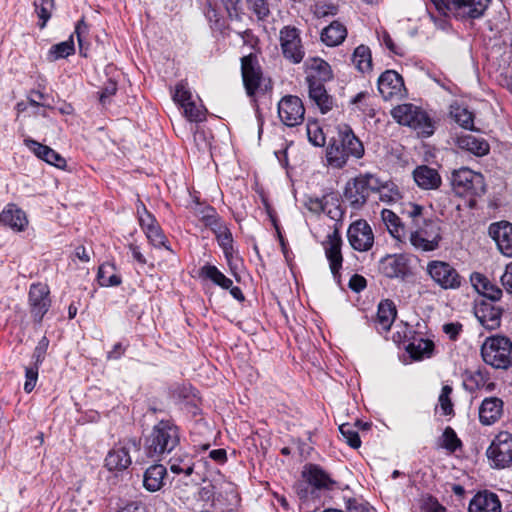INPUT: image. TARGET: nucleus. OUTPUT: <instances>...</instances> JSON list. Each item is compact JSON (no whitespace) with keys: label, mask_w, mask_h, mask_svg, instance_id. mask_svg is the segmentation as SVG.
<instances>
[{"label":"nucleus","mask_w":512,"mask_h":512,"mask_svg":"<svg viewBox=\"0 0 512 512\" xmlns=\"http://www.w3.org/2000/svg\"><path fill=\"white\" fill-rule=\"evenodd\" d=\"M365 152L361 140L356 137L352 129L344 126L339 129L338 136L333 138L326 149V159L332 168H343L350 157L360 159Z\"/></svg>","instance_id":"nucleus-1"},{"label":"nucleus","mask_w":512,"mask_h":512,"mask_svg":"<svg viewBox=\"0 0 512 512\" xmlns=\"http://www.w3.org/2000/svg\"><path fill=\"white\" fill-rule=\"evenodd\" d=\"M180 442L178 427L170 421H160L145 438L144 449L150 458L160 459L174 450Z\"/></svg>","instance_id":"nucleus-2"},{"label":"nucleus","mask_w":512,"mask_h":512,"mask_svg":"<svg viewBox=\"0 0 512 512\" xmlns=\"http://www.w3.org/2000/svg\"><path fill=\"white\" fill-rule=\"evenodd\" d=\"M481 356L496 369H508L512 366V341L501 335L490 336L481 346Z\"/></svg>","instance_id":"nucleus-3"},{"label":"nucleus","mask_w":512,"mask_h":512,"mask_svg":"<svg viewBox=\"0 0 512 512\" xmlns=\"http://www.w3.org/2000/svg\"><path fill=\"white\" fill-rule=\"evenodd\" d=\"M407 240L419 251L430 252L439 248L441 236V228L437 221L427 219L420 221L416 226L408 229Z\"/></svg>","instance_id":"nucleus-4"},{"label":"nucleus","mask_w":512,"mask_h":512,"mask_svg":"<svg viewBox=\"0 0 512 512\" xmlns=\"http://www.w3.org/2000/svg\"><path fill=\"white\" fill-rule=\"evenodd\" d=\"M444 15L459 19H477L483 16L490 0H431Z\"/></svg>","instance_id":"nucleus-5"},{"label":"nucleus","mask_w":512,"mask_h":512,"mask_svg":"<svg viewBox=\"0 0 512 512\" xmlns=\"http://www.w3.org/2000/svg\"><path fill=\"white\" fill-rule=\"evenodd\" d=\"M394 120L400 125L408 126L419 134L430 136L433 134L431 119L420 107L405 103L394 107L391 110Z\"/></svg>","instance_id":"nucleus-6"},{"label":"nucleus","mask_w":512,"mask_h":512,"mask_svg":"<svg viewBox=\"0 0 512 512\" xmlns=\"http://www.w3.org/2000/svg\"><path fill=\"white\" fill-rule=\"evenodd\" d=\"M377 179L371 174H364L348 181L344 190V201L354 210L361 209L367 202L369 194L376 188Z\"/></svg>","instance_id":"nucleus-7"},{"label":"nucleus","mask_w":512,"mask_h":512,"mask_svg":"<svg viewBox=\"0 0 512 512\" xmlns=\"http://www.w3.org/2000/svg\"><path fill=\"white\" fill-rule=\"evenodd\" d=\"M139 450L140 440L138 438H126L109 450L105 457L104 465L111 472H122L132 463L131 452Z\"/></svg>","instance_id":"nucleus-8"},{"label":"nucleus","mask_w":512,"mask_h":512,"mask_svg":"<svg viewBox=\"0 0 512 512\" xmlns=\"http://www.w3.org/2000/svg\"><path fill=\"white\" fill-rule=\"evenodd\" d=\"M452 187L459 196H480L485 192L484 177L468 168L452 173Z\"/></svg>","instance_id":"nucleus-9"},{"label":"nucleus","mask_w":512,"mask_h":512,"mask_svg":"<svg viewBox=\"0 0 512 512\" xmlns=\"http://www.w3.org/2000/svg\"><path fill=\"white\" fill-rule=\"evenodd\" d=\"M426 271L433 282L444 290H456L462 285V276L448 262L432 260L427 263Z\"/></svg>","instance_id":"nucleus-10"},{"label":"nucleus","mask_w":512,"mask_h":512,"mask_svg":"<svg viewBox=\"0 0 512 512\" xmlns=\"http://www.w3.org/2000/svg\"><path fill=\"white\" fill-rule=\"evenodd\" d=\"M487 457L491 466L505 469L512 466V434L507 431L499 432L487 449Z\"/></svg>","instance_id":"nucleus-11"},{"label":"nucleus","mask_w":512,"mask_h":512,"mask_svg":"<svg viewBox=\"0 0 512 512\" xmlns=\"http://www.w3.org/2000/svg\"><path fill=\"white\" fill-rule=\"evenodd\" d=\"M241 71L243 83L249 96L254 95L258 90L267 91L271 83L263 77L257 58L252 54L241 59Z\"/></svg>","instance_id":"nucleus-12"},{"label":"nucleus","mask_w":512,"mask_h":512,"mask_svg":"<svg viewBox=\"0 0 512 512\" xmlns=\"http://www.w3.org/2000/svg\"><path fill=\"white\" fill-rule=\"evenodd\" d=\"M378 91L386 101L400 100L407 93L402 76L394 70H386L379 76Z\"/></svg>","instance_id":"nucleus-13"},{"label":"nucleus","mask_w":512,"mask_h":512,"mask_svg":"<svg viewBox=\"0 0 512 512\" xmlns=\"http://www.w3.org/2000/svg\"><path fill=\"white\" fill-rule=\"evenodd\" d=\"M305 108L302 100L294 95L284 96L278 103V115L283 124L294 127L304 120Z\"/></svg>","instance_id":"nucleus-14"},{"label":"nucleus","mask_w":512,"mask_h":512,"mask_svg":"<svg viewBox=\"0 0 512 512\" xmlns=\"http://www.w3.org/2000/svg\"><path fill=\"white\" fill-rule=\"evenodd\" d=\"M280 45L284 57L297 64L304 58V49L298 29L285 26L280 30Z\"/></svg>","instance_id":"nucleus-15"},{"label":"nucleus","mask_w":512,"mask_h":512,"mask_svg":"<svg viewBox=\"0 0 512 512\" xmlns=\"http://www.w3.org/2000/svg\"><path fill=\"white\" fill-rule=\"evenodd\" d=\"M347 237L351 247L360 252L370 250L374 243L372 228L365 220L353 222L348 228Z\"/></svg>","instance_id":"nucleus-16"},{"label":"nucleus","mask_w":512,"mask_h":512,"mask_svg":"<svg viewBox=\"0 0 512 512\" xmlns=\"http://www.w3.org/2000/svg\"><path fill=\"white\" fill-rule=\"evenodd\" d=\"M49 287L44 283H34L29 289L30 312L35 321L40 322L50 308Z\"/></svg>","instance_id":"nucleus-17"},{"label":"nucleus","mask_w":512,"mask_h":512,"mask_svg":"<svg viewBox=\"0 0 512 512\" xmlns=\"http://www.w3.org/2000/svg\"><path fill=\"white\" fill-rule=\"evenodd\" d=\"M503 310L487 300L477 301L474 314L479 323L488 330L500 327Z\"/></svg>","instance_id":"nucleus-18"},{"label":"nucleus","mask_w":512,"mask_h":512,"mask_svg":"<svg viewBox=\"0 0 512 512\" xmlns=\"http://www.w3.org/2000/svg\"><path fill=\"white\" fill-rule=\"evenodd\" d=\"M341 246L342 239L337 231L329 234L324 242L325 256L329 262L331 273L337 281L340 280V269L343 262Z\"/></svg>","instance_id":"nucleus-19"},{"label":"nucleus","mask_w":512,"mask_h":512,"mask_svg":"<svg viewBox=\"0 0 512 512\" xmlns=\"http://www.w3.org/2000/svg\"><path fill=\"white\" fill-rule=\"evenodd\" d=\"M489 234L499 251L507 257H512V224L506 221L493 223L489 227Z\"/></svg>","instance_id":"nucleus-20"},{"label":"nucleus","mask_w":512,"mask_h":512,"mask_svg":"<svg viewBox=\"0 0 512 512\" xmlns=\"http://www.w3.org/2000/svg\"><path fill=\"white\" fill-rule=\"evenodd\" d=\"M469 512H502V505L497 494L484 490L471 499Z\"/></svg>","instance_id":"nucleus-21"},{"label":"nucleus","mask_w":512,"mask_h":512,"mask_svg":"<svg viewBox=\"0 0 512 512\" xmlns=\"http://www.w3.org/2000/svg\"><path fill=\"white\" fill-rule=\"evenodd\" d=\"M379 270L388 278H405L409 273L406 260L401 255H387L381 259Z\"/></svg>","instance_id":"nucleus-22"},{"label":"nucleus","mask_w":512,"mask_h":512,"mask_svg":"<svg viewBox=\"0 0 512 512\" xmlns=\"http://www.w3.org/2000/svg\"><path fill=\"white\" fill-rule=\"evenodd\" d=\"M24 143L39 159L57 168H65L66 160L50 147L32 139H25Z\"/></svg>","instance_id":"nucleus-23"},{"label":"nucleus","mask_w":512,"mask_h":512,"mask_svg":"<svg viewBox=\"0 0 512 512\" xmlns=\"http://www.w3.org/2000/svg\"><path fill=\"white\" fill-rule=\"evenodd\" d=\"M503 401L497 397L485 398L479 408V420L483 425L494 424L502 415Z\"/></svg>","instance_id":"nucleus-24"},{"label":"nucleus","mask_w":512,"mask_h":512,"mask_svg":"<svg viewBox=\"0 0 512 512\" xmlns=\"http://www.w3.org/2000/svg\"><path fill=\"white\" fill-rule=\"evenodd\" d=\"M308 83V94L310 100L325 114L334 106L333 98L327 93L323 82L313 81Z\"/></svg>","instance_id":"nucleus-25"},{"label":"nucleus","mask_w":512,"mask_h":512,"mask_svg":"<svg viewBox=\"0 0 512 512\" xmlns=\"http://www.w3.org/2000/svg\"><path fill=\"white\" fill-rule=\"evenodd\" d=\"M415 183L424 190H434L441 185V176L438 171L426 165L418 166L413 171Z\"/></svg>","instance_id":"nucleus-26"},{"label":"nucleus","mask_w":512,"mask_h":512,"mask_svg":"<svg viewBox=\"0 0 512 512\" xmlns=\"http://www.w3.org/2000/svg\"><path fill=\"white\" fill-rule=\"evenodd\" d=\"M470 281L476 291L483 295L487 300L492 302L498 301L502 297V290L491 283L490 280L481 273H472L470 277Z\"/></svg>","instance_id":"nucleus-27"},{"label":"nucleus","mask_w":512,"mask_h":512,"mask_svg":"<svg viewBox=\"0 0 512 512\" xmlns=\"http://www.w3.org/2000/svg\"><path fill=\"white\" fill-rule=\"evenodd\" d=\"M381 218L393 238L400 242L407 241L409 232L407 224L402 222L396 213L389 209H383Z\"/></svg>","instance_id":"nucleus-28"},{"label":"nucleus","mask_w":512,"mask_h":512,"mask_svg":"<svg viewBox=\"0 0 512 512\" xmlns=\"http://www.w3.org/2000/svg\"><path fill=\"white\" fill-rule=\"evenodd\" d=\"M381 218L393 238L400 242L407 241L409 232L407 224L402 222L396 213L389 209H383Z\"/></svg>","instance_id":"nucleus-29"},{"label":"nucleus","mask_w":512,"mask_h":512,"mask_svg":"<svg viewBox=\"0 0 512 512\" xmlns=\"http://www.w3.org/2000/svg\"><path fill=\"white\" fill-rule=\"evenodd\" d=\"M307 82H324L331 78V68L329 64L320 58H310L306 62Z\"/></svg>","instance_id":"nucleus-30"},{"label":"nucleus","mask_w":512,"mask_h":512,"mask_svg":"<svg viewBox=\"0 0 512 512\" xmlns=\"http://www.w3.org/2000/svg\"><path fill=\"white\" fill-rule=\"evenodd\" d=\"M302 475L309 484L318 489H329L334 484L329 475L315 464L306 465Z\"/></svg>","instance_id":"nucleus-31"},{"label":"nucleus","mask_w":512,"mask_h":512,"mask_svg":"<svg viewBox=\"0 0 512 512\" xmlns=\"http://www.w3.org/2000/svg\"><path fill=\"white\" fill-rule=\"evenodd\" d=\"M167 474L166 468L162 464H154L146 469L143 476V486L149 492L159 491Z\"/></svg>","instance_id":"nucleus-32"},{"label":"nucleus","mask_w":512,"mask_h":512,"mask_svg":"<svg viewBox=\"0 0 512 512\" xmlns=\"http://www.w3.org/2000/svg\"><path fill=\"white\" fill-rule=\"evenodd\" d=\"M0 223L14 230L22 231L28 224L25 213L15 205H9L0 214Z\"/></svg>","instance_id":"nucleus-33"},{"label":"nucleus","mask_w":512,"mask_h":512,"mask_svg":"<svg viewBox=\"0 0 512 512\" xmlns=\"http://www.w3.org/2000/svg\"><path fill=\"white\" fill-rule=\"evenodd\" d=\"M347 36L346 27L339 21L331 22L321 32V41L329 46L334 47L340 45Z\"/></svg>","instance_id":"nucleus-34"},{"label":"nucleus","mask_w":512,"mask_h":512,"mask_svg":"<svg viewBox=\"0 0 512 512\" xmlns=\"http://www.w3.org/2000/svg\"><path fill=\"white\" fill-rule=\"evenodd\" d=\"M396 307L391 300L381 301L378 305L377 315L375 323L379 330L388 331L395 318H396Z\"/></svg>","instance_id":"nucleus-35"},{"label":"nucleus","mask_w":512,"mask_h":512,"mask_svg":"<svg viewBox=\"0 0 512 512\" xmlns=\"http://www.w3.org/2000/svg\"><path fill=\"white\" fill-rule=\"evenodd\" d=\"M458 144L462 149H466L477 156H483L489 152V145L484 139L470 134L459 137Z\"/></svg>","instance_id":"nucleus-36"},{"label":"nucleus","mask_w":512,"mask_h":512,"mask_svg":"<svg viewBox=\"0 0 512 512\" xmlns=\"http://www.w3.org/2000/svg\"><path fill=\"white\" fill-rule=\"evenodd\" d=\"M352 63L360 72H369L372 69L370 48L363 44L356 47L352 55Z\"/></svg>","instance_id":"nucleus-37"},{"label":"nucleus","mask_w":512,"mask_h":512,"mask_svg":"<svg viewBox=\"0 0 512 512\" xmlns=\"http://www.w3.org/2000/svg\"><path fill=\"white\" fill-rule=\"evenodd\" d=\"M199 274L201 277L211 280L214 284L223 289H229L233 285L231 279L226 277L216 266L210 264L201 267Z\"/></svg>","instance_id":"nucleus-38"},{"label":"nucleus","mask_w":512,"mask_h":512,"mask_svg":"<svg viewBox=\"0 0 512 512\" xmlns=\"http://www.w3.org/2000/svg\"><path fill=\"white\" fill-rule=\"evenodd\" d=\"M169 464L171 472L175 474L184 473L186 476L192 475L196 467L188 454L173 456Z\"/></svg>","instance_id":"nucleus-39"},{"label":"nucleus","mask_w":512,"mask_h":512,"mask_svg":"<svg viewBox=\"0 0 512 512\" xmlns=\"http://www.w3.org/2000/svg\"><path fill=\"white\" fill-rule=\"evenodd\" d=\"M97 276L101 286L111 287L121 284V277L116 273V269L113 264H102L99 267Z\"/></svg>","instance_id":"nucleus-40"},{"label":"nucleus","mask_w":512,"mask_h":512,"mask_svg":"<svg viewBox=\"0 0 512 512\" xmlns=\"http://www.w3.org/2000/svg\"><path fill=\"white\" fill-rule=\"evenodd\" d=\"M433 346L434 345L432 341L421 338L409 343L407 346V351L410 353L413 359L419 360L424 356L430 355Z\"/></svg>","instance_id":"nucleus-41"},{"label":"nucleus","mask_w":512,"mask_h":512,"mask_svg":"<svg viewBox=\"0 0 512 512\" xmlns=\"http://www.w3.org/2000/svg\"><path fill=\"white\" fill-rule=\"evenodd\" d=\"M374 191H378L379 199L382 202L391 204L397 202L401 198V193L394 183H386L382 186H378L376 182V188Z\"/></svg>","instance_id":"nucleus-42"},{"label":"nucleus","mask_w":512,"mask_h":512,"mask_svg":"<svg viewBox=\"0 0 512 512\" xmlns=\"http://www.w3.org/2000/svg\"><path fill=\"white\" fill-rule=\"evenodd\" d=\"M75 51L73 36L66 41L55 44L51 47L49 51V56L51 60H58L62 58H66L69 55L73 54Z\"/></svg>","instance_id":"nucleus-43"},{"label":"nucleus","mask_w":512,"mask_h":512,"mask_svg":"<svg viewBox=\"0 0 512 512\" xmlns=\"http://www.w3.org/2000/svg\"><path fill=\"white\" fill-rule=\"evenodd\" d=\"M452 118L463 128L473 130V113L467 108L461 106H452L451 110Z\"/></svg>","instance_id":"nucleus-44"},{"label":"nucleus","mask_w":512,"mask_h":512,"mask_svg":"<svg viewBox=\"0 0 512 512\" xmlns=\"http://www.w3.org/2000/svg\"><path fill=\"white\" fill-rule=\"evenodd\" d=\"M214 234L216 236L219 246L223 249L225 257L227 259L230 258L233 251L232 233L230 232L228 227L224 225L221 229L214 232Z\"/></svg>","instance_id":"nucleus-45"},{"label":"nucleus","mask_w":512,"mask_h":512,"mask_svg":"<svg viewBox=\"0 0 512 512\" xmlns=\"http://www.w3.org/2000/svg\"><path fill=\"white\" fill-rule=\"evenodd\" d=\"M35 11L41 20L39 27L43 29L51 17L54 6L53 0H34Z\"/></svg>","instance_id":"nucleus-46"},{"label":"nucleus","mask_w":512,"mask_h":512,"mask_svg":"<svg viewBox=\"0 0 512 512\" xmlns=\"http://www.w3.org/2000/svg\"><path fill=\"white\" fill-rule=\"evenodd\" d=\"M339 431L343 436L345 442L352 448H359L361 445V440L357 430L353 425L349 423H344L339 426Z\"/></svg>","instance_id":"nucleus-47"},{"label":"nucleus","mask_w":512,"mask_h":512,"mask_svg":"<svg viewBox=\"0 0 512 512\" xmlns=\"http://www.w3.org/2000/svg\"><path fill=\"white\" fill-rule=\"evenodd\" d=\"M182 108L185 116L191 122H200L205 119L206 110L202 105H197L194 100L191 102H185V105H183Z\"/></svg>","instance_id":"nucleus-48"},{"label":"nucleus","mask_w":512,"mask_h":512,"mask_svg":"<svg viewBox=\"0 0 512 512\" xmlns=\"http://www.w3.org/2000/svg\"><path fill=\"white\" fill-rule=\"evenodd\" d=\"M74 33L77 36L79 52L82 56L86 57L88 51V43L86 41V38L89 34V28L88 25L84 22V20H80L77 23Z\"/></svg>","instance_id":"nucleus-49"},{"label":"nucleus","mask_w":512,"mask_h":512,"mask_svg":"<svg viewBox=\"0 0 512 512\" xmlns=\"http://www.w3.org/2000/svg\"><path fill=\"white\" fill-rule=\"evenodd\" d=\"M338 10V5L327 1H319L313 6V13L317 18L335 16Z\"/></svg>","instance_id":"nucleus-50"},{"label":"nucleus","mask_w":512,"mask_h":512,"mask_svg":"<svg viewBox=\"0 0 512 512\" xmlns=\"http://www.w3.org/2000/svg\"><path fill=\"white\" fill-rule=\"evenodd\" d=\"M403 213L408 217V221L406 222L408 229H410L411 226H416L420 221L427 220L423 217V207L420 205L409 203Z\"/></svg>","instance_id":"nucleus-51"},{"label":"nucleus","mask_w":512,"mask_h":512,"mask_svg":"<svg viewBox=\"0 0 512 512\" xmlns=\"http://www.w3.org/2000/svg\"><path fill=\"white\" fill-rule=\"evenodd\" d=\"M451 393L452 387L449 385L442 387L438 401L443 415H450L453 413V404L450 399Z\"/></svg>","instance_id":"nucleus-52"},{"label":"nucleus","mask_w":512,"mask_h":512,"mask_svg":"<svg viewBox=\"0 0 512 512\" xmlns=\"http://www.w3.org/2000/svg\"><path fill=\"white\" fill-rule=\"evenodd\" d=\"M307 135L313 145L323 146L325 144V136L317 123L312 122L307 124Z\"/></svg>","instance_id":"nucleus-53"},{"label":"nucleus","mask_w":512,"mask_h":512,"mask_svg":"<svg viewBox=\"0 0 512 512\" xmlns=\"http://www.w3.org/2000/svg\"><path fill=\"white\" fill-rule=\"evenodd\" d=\"M442 438V447L451 452H454L461 445L459 438L451 427L445 428Z\"/></svg>","instance_id":"nucleus-54"},{"label":"nucleus","mask_w":512,"mask_h":512,"mask_svg":"<svg viewBox=\"0 0 512 512\" xmlns=\"http://www.w3.org/2000/svg\"><path fill=\"white\" fill-rule=\"evenodd\" d=\"M248 6L259 20H263L270 14L269 5L266 0H248Z\"/></svg>","instance_id":"nucleus-55"},{"label":"nucleus","mask_w":512,"mask_h":512,"mask_svg":"<svg viewBox=\"0 0 512 512\" xmlns=\"http://www.w3.org/2000/svg\"><path fill=\"white\" fill-rule=\"evenodd\" d=\"M173 99L175 102L179 103L181 105V107L183 105H185V102L193 101L192 93L188 89L186 83L181 82V83L177 84L174 95H173Z\"/></svg>","instance_id":"nucleus-56"},{"label":"nucleus","mask_w":512,"mask_h":512,"mask_svg":"<svg viewBox=\"0 0 512 512\" xmlns=\"http://www.w3.org/2000/svg\"><path fill=\"white\" fill-rule=\"evenodd\" d=\"M370 96L367 92L358 93L352 100V103L357 106L359 110L367 115H374V110L368 103Z\"/></svg>","instance_id":"nucleus-57"},{"label":"nucleus","mask_w":512,"mask_h":512,"mask_svg":"<svg viewBox=\"0 0 512 512\" xmlns=\"http://www.w3.org/2000/svg\"><path fill=\"white\" fill-rule=\"evenodd\" d=\"M149 242L155 246V247H165L166 249H169L168 246H166V237L165 235L162 233L161 229L159 226L153 228V229H150L148 231L145 232Z\"/></svg>","instance_id":"nucleus-58"},{"label":"nucleus","mask_w":512,"mask_h":512,"mask_svg":"<svg viewBox=\"0 0 512 512\" xmlns=\"http://www.w3.org/2000/svg\"><path fill=\"white\" fill-rule=\"evenodd\" d=\"M202 220L204 225L209 227L213 232H216L226 225L220 220L213 209H209V212L202 217Z\"/></svg>","instance_id":"nucleus-59"},{"label":"nucleus","mask_w":512,"mask_h":512,"mask_svg":"<svg viewBox=\"0 0 512 512\" xmlns=\"http://www.w3.org/2000/svg\"><path fill=\"white\" fill-rule=\"evenodd\" d=\"M25 378L24 390L30 393L34 389L38 379V365L35 364V367H27L25 370Z\"/></svg>","instance_id":"nucleus-60"},{"label":"nucleus","mask_w":512,"mask_h":512,"mask_svg":"<svg viewBox=\"0 0 512 512\" xmlns=\"http://www.w3.org/2000/svg\"><path fill=\"white\" fill-rule=\"evenodd\" d=\"M378 38L387 47V49H389L391 52L398 54V55L403 54L401 49L398 46H396V44L393 42L390 34L386 30L378 32Z\"/></svg>","instance_id":"nucleus-61"},{"label":"nucleus","mask_w":512,"mask_h":512,"mask_svg":"<svg viewBox=\"0 0 512 512\" xmlns=\"http://www.w3.org/2000/svg\"><path fill=\"white\" fill-rule=\"evenodd\" d=\"M501 284L507 293L512 295V262L507 264L501 276Z\"/></svg>","instance_id":"nucleus-62"},{"label":"nucleus","mask_w":512,"mask_h":512,"mask_svg":"<svg viewBox=\"0 0 512 512\" xmlns=\"http://www.w3.org/2000/svg\"><path fill=\"white\" fill-rule=\"evenodd\" d=\"M366 287V279L358 274H354L349 280V288L355 292H360Z\"/></svg>","instance_id":"nucleus-63"},{"label":"nucleus","mask_w":512,"mask_h":512,"mask_svg":"<svg viewBox=\"0 0 512 512\" xmlns=\"http://www.w3.org/2000/svg\"><path fill=\"white\" fill-rule=\"evenodd\" d=\"M48 346V340L43 337L41 341L38 343V346L35 348L34 351V358H35V364L38 365L42 362L44 358L45 351Z\"/></svg>","instance_id":"nucleus-64"}]
</instances>
